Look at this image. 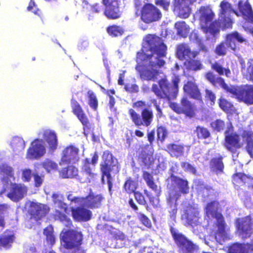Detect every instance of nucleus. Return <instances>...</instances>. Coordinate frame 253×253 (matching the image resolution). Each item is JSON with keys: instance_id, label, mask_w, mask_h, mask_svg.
I'll use <instances>...</instances> for the list:
<instances>
[{"instance_id": "4468645a", "label": "nucleus", "mask_w": 253, "mask_h": 253, "mask_svg": "<svg viewBox=\"0 0 253 253\" xmlns=\"http://www.w3.org/2000/svg\"><path fill=\"white\" fill-rule=\"evenodd\" d=\"M49 210V208L46 205L31 202L27 213L30 216L29 219L38 222L48 214Z\"/></svg>"}, {"instance_id": "c756f323", "label": "nucleus", "mask_w": 253, "mask_h": 253, "mask_svg": "<svg viewBox=\"0 0 253 253\" xmlns=\"http://www.w3.org/2000/svg\"><path fill=\"white\" fill-rule=\"evenodd\" d=\"M72 214L74 219L77 221H88L92 216L91 211L80 207L72 209Z\"/></svg>"}, {"instance_id": "ddd939ff", "label": "nucleus", "mask_w": 253, "mask_h": 253, "mask_svg": "<svg viewBox=\"0 0 253 253\" xmlns=\"http://www.w3.org/2000/svg\"><path fill=\"white\" fill-rule=\"evenodd\" d=\"M235 224L239 235L242 238H249L253 233V220L251 215L236 218Z\"/></svg>"}, {"instance_id": "4c0bfd02", "label": "nucleus", "mask_w": 253, "mask_h": 253, "mask_svg": "<svg viewBox=\"0 0 253 253\" xmlns=\"http://www.w3.org/2000/svg\"><path fill=\"white\" fill-rule=\"evenodd\" d=\"M222 160L223 157L221 156L218 157L212 158L210 162L211 170L214 171L216 173L222 172L224 168Z\"/></svg>"}, {"instance_id": "f704fd0d", "label": "nucleus", "mask_w": 253, "mask_h": 253, "mask_svg": "<svg viewBox=\"0 0 253 253\" xmlns=\"http://www.w3.org/2000/svg\"><path fill=\"white\" fill-rule=\"evenodd\" d=\"M211 69L215 71L221 77L224 75L227 78H230L231 75V72L229 67H224L219 62L215 61L211 64ZM216 77V76L215 75Z\"/></svg>"}, {"instance_id": "6e6552de", "label": "nucleus", "mask_w": 253, "mask_h": 253, "mask_svg": "<svg viewBox=\"0 0 253 253\" xmlns=\"http://www.w3.org/2000/svg\"><path fill=\"white\" fill-rule=\"evenodd\" d=\"M100 169L101 173V179L103 180L104 176H106L108 189L109 191L111 192L113 185L111 173L114 169L117 172H119V168L117 159L114 157L112 153L109 150H106L103 153Z\"/></svg>"}, {"instance_id": "3c124183", "label": "nucleus", "mask_w": 253, "mask_h": 253, "mask_svg": "<svg viewBox=\"0 0 253 253\" xmlns=\"http://www.w3.org/2000/svg\"><path fill=\"white\" fill-rule=\"evenodd\" d=\"M211 126L214 131L220 132L222 131L225 127V123L221 119H216L211 123Z\"/></svg>"}, {"instance_id": "1a4fd4ad", "label": "nucleus", "mask_w": 253, "mask_h": 253, "mask_svg": "<svg viewBox=\"0 0 253 253\" xmlns=\"http://www.w3.org/2000/svg\"><path fill=\"white\" fill-rule=\"evenodd\" d=\"M170 233L178 248L179 253H198L199 247L184 235L178 233L173 227L170 228Z\"/></svg>"}, {"instance_id": "a18cd8bd", "label": "nucleus", "mask_w": 253, "mask_h": 253, "mask_svg": "<svg viewBox=\"0 0 253 253\" xmlns=\"http://www.w3.org/2000/svg\"><path fill=\"white\" fill-rule=\"evenodd\" d=\"M199 212L198 211H194L192 213H186L185 215L186 223L191 226H195L198 225L199 223Z\"/></svg>"}, {"instance_id": "052dcab7", "label": "nucleus", "mask_w": 253, "mask_h": 253, "mask_svg": "<svg viewBox=\"0 0 253 253\" xmlns=\"http://www.w3.org/2000/svg\"><path fill=\"white\" fill-rule=\"evenodd\" d=\"M111 234L115 240L124 241L126 239V235L120 230H117L114 231H111Z\"/></svg>"}, {"instance_id": "7ed1b4c3", "label": "nucleus", "mask_w": 253, "mask_h": 253, "mask_svg": "<svg viewBox=\"0 0 253 253\" xmlns=\"http://www.w3.org/2000/svg\"><path fill=\"white\" fill-rule=\"evenodd\" d=\"M205 79L215 87H220L226 92L234 95L240 102H243L249 105L253 104V84H246L236 86H229L224 79L220 77H215L211 71H208L205 74Z\"/></svg>"}, {"instance_id": "423d86ee", "label": "nucleus", "mask_w": 253, "mask_h": 253, "mask_svg": "<svg viewBox=\"0 0 253 253\" xmlns=\"http://www.w3.org/2000/svg\"><path fill=\"white\" fill-rule=\"evenodd\" d=\"M146 106L145 101L138 100L133 102L132 106L136 109H142L140 114L133 108H130L128 110V113L132 122L137 127H148L153 121L154 116L153 110L146 108Z\"/></svg>"}, {"instance_id": "680f3d73", "label": "nucleus", "mask_w": 253, "mask_h": 253, "mask_svg": "<svg viewBox=\"0 0 253 253\" xmlns=\"http://www.w3.org/2000/svg\"><path fill=\"white\" fill-rule=\"evenodd\" d=\"M33 177L34 179V184L36 187H40L43 181L44 175H40L37 173H34L33 174Z\"/></svg>"}, {"instance_id": "c85d7f7f", "label": "nucleus", "mask_w": 253, "mask_h": 253, "mask_svg": "<svg viewBox=\"0 0 253 253\" xmlns=\"http://www.w3.org/2000/svg\"><path fill=\"white\" fill-rule=\"evenodd\" d=\"M43 140L47 142L49 151L54 152L58 146L57 136L54 131L45 129L42 132Z\"/></svg>"}, {"instance_id": "0e129e2a", "label": "nucleus", "mask_w": 253, "mask_h": 253, "mask_svg": "<svg viewBox=\"0 0 253 253\" xmlns=\"http://www.w3.org/2000/svg\"><path fill=\"white\" fill-rule=\"evenodd\" d=\"M145 195L148 198L150 204L154 207H157L158 204V199L152 196L150 193L147 190H144Z\"/></svg>"}, {"instance_id": "37998d69", "label": "nucleus", "mask_w": 253, "mask_h": 253, "mask_svg": "<svg viewBox=\"0 0 253 253\" xmlns=\"http://www.w3.org/2000/svg\"><path fill=\"white\" fill-rule=\"evenodd\" d=\"M138 183L130 177H127L124 184V189L128 194H131L136 192Z\"/></svg>"}, {"instance_id": "5fc2aeb1", "label": "nucleus", "mask_w": 253, "mask_h": 253, "mask_svg": "<svg viewBox=\"0 0 253 253\" xmlns=\"http://www.w3.org/2000/svg\"><path fill=\"white\" fill-rule=\"evenodd\" d=\"M205 97L206 101H207L208 102H209L211 106L214 105L215 104L216 98L215 93L211 90L208 88L205 89Z\"/></svg>"}, {"instance_id": "bf43d9fd", "label": "nucleus", "mask_w": 253, "mask_h": 253, "mask_svg": "<svg viewBox=\"0 0 253 253\" xmlns=\"http://www.w3.org/2000/svg\"><path fill=\"white\" fill-rule=\"evenodd\" d=\"M138 218H139V220L141 221V223L143 225H144L145 226H146L148 228L151 227L152 224H151V220L144 214L141 213H139Z\"/></svg>"}, {"instance_id": "aec40b11", "label": "nucleus", "mask_w": 253, "mask_h": 253, "mask_svg": "<svg viewBox=\"0 0 253 253\" xmlns=\"http://www.w3.org/2000/svg\"><path fill=\"white\" fill-rule=\"evenodd\" d=\"M27 191V187L23 184L11 183L10 192L7 194L6 196L11 201L18 202L24 198Z\"/></svg>"}, {"instance_id": "13d9d810", "label": "nucleus", "mask_w": 253, "mask_h": 253, "mask_svg": "<svg viewBox=\"0 0 253 253\" xmlns=\"http://www.w3.org/2000/svg\"><path fill=\"white\" fill-rule=\"evenodd\" d=\"M251 178L250 176L242 172H236L232 175L233 180L235 182H238V180H240L242 182L245 183L246 180Z\"/></svg>"}, {"instance_id": "a878e982", "label": "nucleus", "mask_w": 253, "mask_h": 253, "mask_svg": "<svg viewBox=\"0 0 253 253\" xmlns=\"http://www.w3.org/2000/svg\"><path fill=\"white\" fill-rule=\"evenodd\" d=\"M183 90L190 98L202 100L201 93L195 81H188L183 85Z\"/></svg>"}, {"instance_id": "4d7b16f0", "label": "nucleus", "mask_w": 253, "mask_h": 253, "mask_svg": "<svg viewBox=\"0 0 253 253\" xmlns=\"http://www.w3.org/2000/svg\"><path fill=\"white\" fill-rule=\"evenodd\" d=\"M246 78L253 82V59H249L247 62Z\"/></svg>"}, {"instance_id": "20e7f679", "label": "nucleus", "mask_w": 253, "mask_h": 253, "mask_svg": "<svg viewBox=\"0 0 253 253\" xmlns=\"http://www.w3.org/2000/svg\"><path fill=\"white\" fill-rule=\"evenodd\" d=\"M179 82L180 78L178 75H174L171 79L172 84L165 76L158 81V84H152L151 90L158 99L169 101L176 98L178 92Z\"/></svg>"}, {"instance_id": "cd10ccee", "label": "nucleus", "mask_w": 253, "mask_h": 253, "mask_svg": "<svg viewBox=\"0 0 253 253\" xmlns=\"http://www.w3.org/2000/svg\"><path fill=\"white\" fill-rule=\"evenodd\" d=\"M85 199L84 207L93 209L100 207L101 202L104 198L101 194H94L90 190V192L88 195L85 197Z\"/></svg>"}, {"instance_id": "338daca9", "label": "nucleus", "mask_w": 253, "mask_h": 253, "mask_svg": "<svg viewBox=\"0 0 253 253\" xmlns=\"http://www.w3.org/2000/svg\"><path fill=\"white\" fill-rule=\"evenodd\" d=\"M181 167L187 171L191 172L194 174L196 173V168L188 162H182L181 163Z\"/></svg>"}, {"instance_id": "09e8293b", "label": "nucleus", "mask_w": 253, "mask_h": 253, "mask_svg": "<svg viewBox=\"0 0 253 253\" xmlns=\"http://www.w3.org/2000/svg\"><path fill=\"white\" fill-rule=\"evenodd\" d=\"M140 158L145 166L151 164L153 160L152 153H149L145 150L141 151L140 154Z\"/></svg>"}, {"instance_id": "79ce46f5", "label": "nucleus", "mask_w": 253, "mask_h": 253, "mask_svg": "<svg viewBox=\"0 0 253 253\" xmlns=\"http://www.w3.org/2000/svg\"><path fill=\"white\" fill-rule=\"evenodd\" d=\"M142 177L150 188L154 191L156 193L160 192L158 186L155 183L153 177L150 173L146 171H144L143 172Z\"/></svg>"}, {"instance_id": "f03ea898", "label": "nucleus", "mask_w": 253, "mask_h": 253, "mask_svg": "<svg viewBox=\"0 0 253 253\" xmlns=\"http://www.w3.org/2000/svg\"><path fill=\"white\" fill-rule=\"evenodd\" d=\"M198 12L200 27L205 34L210 33L215 37L221 27L222 30L232 27L233 21L230 15H218V19L213 21L215 14L209 6H201Z\"/></svg>"}, {"instance_id": "393cba45", "label": "nucleus", "mask_w": 253, "mask_h": 253, "mask_svg": "<svg viewBox=\"0 0 253 253\" xmlns=\"http://www.w3.org/2000/svg\"><path fill=\"white\" fill-rule=\"evenodd\" d=\"M42 140L36 139L27 151V156L29 159H38L42 156L45 153V149L42 144Z\"/></svg>"}, {"instance_id": "f3484780", "label": "nucleus", "mask_w": 253, "mask_h": 253, "mask_svg": "<svg viewBox=\"0 0 253 253\" xmlns=\"http://www.w3.org/2000/svg\"><path fill=\"white\" fill-rule=\"evenodd\" d=\"M95 167H91L90 161L88 158H85L83 162L81 168L82 175L78 177V179L81 183H90L93 180L96 173L94 172Z\"/></svg>"}, {"instance_id": "473e14b6", "label": "nucleus", "mask_w": 253, "mask_h": 253, "mask_svg": "<svg viewBox=\"0 0 253 253\" xmlns=\"http://www.w3.org/2000/svg\"><path fill=\"white\" fill-rule=\"evenodd\" d=\"M15 236L13 234L4 232L0 235V248H3L5 249H9L11 248L12 245L15 240Z\"/></svg>"}, {"instance_id": "864d4df0", "label": "nucleus", "mask_w": 253, "mask_h": 253, "mask_svg": "<svg viewBox=\"0 0 253 253\" xmlns=\"http://www.w3.org/2000/svg\"><path fill=\"white\" fill-rule=\"evenodd\" d=\"M196 131L198 137L200 139H207L211 135L209 130L203 126H197Z\"/></svg>"}, {"instance_id": "58836bf2", "label": "nucleus", "mask_w": 253, "mask_h": 253, "mask_svg": "<svg viewBox=\"0 0 253 253\" xmlns=\"http://www.w3.org/2000/svg\"><path fill=\"white\" fill-rule=\"evenodd\" d=\"M174 27L176 30L177 35L181 37L186 38L189 33L190 27L185 21H180L176 22Z\"/></svg>"}, {"instance_id": "f8f14e48", "label": "nucleus", "mask_w": 253, "mask_h": 253, "mask_svg": "<svg viewBox=\"0 0 253 253\" xmlns=\"http://www.w3.org/2000/svg\"><path fill=\"white\" fill-rule=\"evenodd\" d=\"M219 202L213 200L208 202L205 207V212L208 216H211L217 220L216 226L220 233H223L225 230V221L222 214L218 211Z\"/></svg>"}, {"instance_id": "c9c22d12", "label": "nucleus", "mask_w": 253, "mask_h": 253, "mask_svg": "<svg viewBox=\"0 0 253 253\" xmlns=\"http://www.w3.org/2000/svg\"><path fill=\"white\" fill-rule=\"evenodd\" d=\"M219 7L218 15H230V13L232 12L237 16H239L238 12L232 8V4L226 0L221 1L219 4Z\"/></svg>"}, {"instance_id": "9d476101", "label": "nucleus", "mask_w": 253, "mask_h": 253, "mask_svg": "<svg viewBox=\"0 0 253 253\" xmlns=\"http://www.w3.org/2000/svg\"><path fill=\"white\" fill-rule=\"evenodd\" d=\"M60 240L63 247L67 250L81 246L83 241V235L81 232L74 229H67L61 233Z\"/></svg>"}, {"instance_id": "8fccbe9b", "label": "nucleus", "mask_w": 253, "mask_h": 253, "mask_svg": "<svg viewBox=\"0 0 253 253\" xmlns=\"http://www.w3.org/2000/svg\"><path fill=\"white\" fill-rule=\"evenodd\" d=\"M56 216L60 221L64 223L66 227L70 228L73 226L72 220L65 213L57 211Z\"/></svg>"}, {"instance_id": "2f4dec72", "label": "nucleus", "mask_w": 253, "mask_h": 253, "mask_svg": "<svg viewBox=\"0 0 253 253\" xmlns=\"http://www.w3.org/2000/svg\"><path fill=\"white\" fill-rule=\"evenodd\" d=\"M170 178L171 181L179 188V191L178 192V193L183 194L189 193V187L188 186V182L187 180L175 176L172 173L170 174Z\"/></svg>"}, {"instance_id": "de8ad7c7", "label": "nucleus", "mask_w": 253, "mask_h": 253, "mask_svg": "<svg viewBox=\"0 0 253 253\" xmlns=\"http://www.w3.org/2000/svg\"><path fill=\"white\" fill-rule=\"evenodd\" d=\"M43 234L46 236L47 243L50 245L54 244L55 239L53 234V229L51 226H48L44 229Z\"/></svg>"}, {"instance_id": "b1692460", "label": "nucleus", "mask_w": 253, "mask_h": 253, "mask_svg": "<svg viewBox=\"0 0 253 253\" xmlns=\"http://www.w3.org/2000/svg\"><path fill=\"white\" fill-rule=\"evenodd\" d=\"M180 196V194L177 192H170L166 198L167 209L171 217L176 216L177 212V201Z\"/></svg>"}, {"instance_id": "603ef678", "label": "nucleus", "mask_w": 253, "mask_h": 253, "mask_svg": "<svg viewBox=\"0 0 253 253\" xmlns=\"http://www.w3.org/2000/svg\"><path fill=\"white\" fill-rule=\"evenodd\" d=\"M42 166L48 172H50L51 170H56L57 168V164L48 159L45 160L42 163Z\"/></svg>"}, {"instance_id": "a19ab883", "label": "nucleus", "mask_w": 253, "mask_h": 253, "mask_svg": "<svg viewBox=\"0 0 253 253\" xmlns=\"http://www.w3.org/2000/svg\"><path fill=\"white\" fill-rule=\"evenodd\" d=\"M10 145L13 151L15 153H19L22 151L25 147V144L23 139L17 136L13 138L10 142Z\"/></svg>"}, {"instance_id": "0eeeda50", "label": "nucleus", "mask_w": 253, "mask_h": 253, "mask_svg": "<svg viewBox=\"0 0 253 253\" xmlns=\"http://www.w3.org/2000/svg\"><path fill=\"white\" fill-rule=\"evenodd\" d=\"M248 42V41L246 38L238 31H235L226 35L224 41L216 45L214 52L218 56L223 57L226 55L229 49L235 52L239 50L238 43Z\"/></svg>"}, {"instance_id": "4be33fe9", "label": "nucleus", "mask_w": 253, "mask_h": 253, "mask_svg": "<svg viewBox=\"0 0 253 253\" xmlns=\"http://www.w3.org/2000/svg\"><path fill=\"white\" fill-rule=\"evenodd\" d=\"M237 7L239 16H242L246 22L253 25V9L249 1L239 0Z\"/></svg>"}, {"instance_id": "6e6d98bb", "label": "nucleus", "mask_w": 253, "mask_h": 253, "mask_svg": "<svg viewBox=\"0 0 253 253\" xmlns=\"http://www.w3.org/2000/svg\"><path fill=\"white\" fill-rule=\"evenodd\" d=\"M157 139L163 142L165 140L168 135V131L166 127L160 126L157 128Z\"/></svg>"}, {"instance_id": "9b49d317", "label": "nucleus", "mask_w": 253, "mask_h": 253, "mask_svg": "<svg viewBox=\"0 0 253 253\" xmlns=\"http://www.w3.org/2000/svg\"><path fill=\"white\" fill-rule=\"evenodd\" d=\"M233 131L234 127L230 123L224 132V146L228 151L235 154L237 149L242 147L243 144L241 142L240 135L236 132H233Z\"/></svg>"}, {"instance_id": "69168bd1", "label": "nucleus", "mask_w": 253, "mask_h": 253, "mask_svg": "<svg viewBox=\"0 0 253 253\" xmlns=\"http://www.w3.org/2000/svg\"><path fill=\"white\" fill-rule=\"evenodd\" d=\"M32 176V170L30 169H25L22 171V179L24 182L30 181Z\"/></svg>"}, {"instance_id": "7c9ffc66", "label": "nucleus", "mask_w": 253, "mask_h": 253, "mask_svg": "<svg viewBox=\"0 0 253 253\" xmlns=\"http://www.w3.org/2000/svg\"><path fill=\"white\" fill-rule=\"evenodd\" d=\"M166 151L171 157L178 158L184 155V145L177 143H169L167 145Z\"/></svg>"}, {"instance_id": "72a5a7b5", "label": "nucleus", "mask_w": 253, "mask_h": 253, "mask_svg": "<svg viewBox=\"0 0 253 253\" xmlns=\"http://www.w3.org/2000/svg\"><path fill=\"white\" fill-rule=\"evenodd\" d=\"M59 175L62 178H73L80 176L78 175V169L74 166L70 165L63 168L59 171Z\"/></svg>"}, {"instance_id": "39448f33", "label": "nucleus", "mask_w": 253, "mask_h": 253, "mask_svg": "<svg viewBox=\"0 0 253 253\" xmlns=\"http://www.w3.org/2000/svg\"><path fill=\"white\" fill-rule=\"evenodd\" d=\"M134 8L135 16L146 24L158 22L162 17L160 9L150 2L142 4L140 0H134Z\"/></svg>"}, {"instance_id": "2eb2a0df", "label": "nucleus", "mask_w": 253, "mask_h": 253, "mask_svg": "<svg viewBox=\"0 0 253 253\" xmlns=\"http://www.w3.org/2000/svg\"><path fill=\"white\" fill-rule=\"evenodd\" d=\"M121 0H101L105 7L103 14L108 19L116 20L121 17Z\"/></svg>"}, {"instance_id": "a211bd4d", "label": "nucleus", "mask_w": 253, "mask_h": 253, "mask_svg": "<svg viewBox=\"0 0 253 253\" xmlns=\"http://www.w3.org/2000/svg\"><path fill=\"white\" fill-rule=\"evenodd\" d=\"M71 105L73 113L83 125L84 130L85 131L90 129V124L89 119L81 105L75 99L71 100Z\"/></svg>"}, {"instance_id": "f257e3e1", "label": "nucleus", "mask_w": 253, "mask_h": 253, "mask_svg": "<svg viewBox=\"0 0 253 253\" xmlns=\"http://www.w3.org/2000/svg\"><path fill=\"white\" fill-rule=\"evenodd\" d=\"M145 42L148 49L144 47L137 52L135 69L141 79L154 81L160 74L158 69L166 63L162 58L166 56L167 47L163 39L155 34L147 35Z\"/></svg>"}, {"instance_id": "e2e57ef3", "label": "nucleus", "mask_w": 253, "mask_h": 253, "mask_svg": "<svg viewBox=\"0 0 253 253\" xmlns=\"http://www.w3.org/2000/svg\"><path fill=\"white\" fill-rule=\"evenodd\" d=\"M134 198L137 202L142 205L146 204V201L144 195L140 192H135L134 193Z\"/></svg>"}, {"instance_id": "e433bc0d", "label": "nucleus", "mask_w": 253, "mask_h": 253, "mask_svg": "<svg viewBox=\"0 0 253 253\" xmlns=\"http://www.w3.org/2000/svg\"><path fill=\"white\" fill-rule=\"evenodd\" d=\"M106 32L111 37L116 38L123 36L125 33V30L122 26L112 24L106 28Z\"/></svg>"}, {"instance_id": "5701e85b", "label": "nucleus", "mask_w": 253, "mask_h": 253, "mask_svg": "<svg viewBox=\"0 0 253 253\" xmlns=\"http://www.w3.org/2000/svg\"><path fill=\"white\" fill-rule=\"evenodd\" d=\"M199 54V51H192L187 43L178 44L176 47V55L180 60L195 58Z\"/></svg>"}, {"instance_id": "ea45409f", "label": "nucleus", "mask_w": 253, "mask_h": 253, "mask_svg": "<svg viewBox=\"0 0 253 253\" xmlns=\"http://www.w3.org/2000/svg\"><path fill=\"white\" fill-rule=\"evenodd\" d=\"M184 65L188 71H197L201 70L203 68L201 61L199 60L194 59V58L187 59Z\"/></svg>"}, {"instance_id": "412c9836", "label": "nucleus", "mask_w": 253, "mask_h": 253, "mask_svg": "<svg viewBox=\"0 0 253 253\" xmlns=\"http://www.w3.org/2000/svg\"><path fill=\"white\" fill-rule=\"evenodd\" d=\"M173 11L182 19L188 18L191 11L189 0H173Z\"/></svg>"}, {"instance_id": "c03bdc74", "label": "nucleus", "mask_w": 253, "mask_h": 253, "mask_svg": "<svg viewBox=\"0 0 253 253\" xmlns=\"http://www.w3.org/2000/svg\"><path fill=\"white\" fill-rule=\"evenodd\" d=\"M88 104L89 107L95 111H96L98 107V101L95 93L91 90H88L87 92Z\"/></svg>"}, {"instance_id": "6ab92c4d", "label": "nucleus", "mask_w": 253, "mask_h": 253, "mask_svg": "<svg viewBox=\"0 0 253 253\" xmlns=\"http://www.w3.org/2000/svg\"><path fill=\"white\" fill-rule=\"evenodd\" d=\"M79 148L73 145L66 147L62 152L60 164H69L76 162L79 159Z\"/></svg>"}, {"instance_id": "774afa93", "label": "nucleus", "mask_w": 253, "mask_h": 253, "mask_svg": "<svg viewBox=\"0 0 253 253\" xmlns=\"http://www.w3.org/2000/svg\"><path fill=\"white\" fill-rule=\"evenodd\" d=\"M242 136L246 139L247 142L253 141V133L251 131L244 130Z\"/></svg>"}, {"instance_id": "bb28decb", "label": "nucleus", "mask_w": 253, "mask_h": 253, "mask_svg": "<svg viewBox=\"0 0 253 253\" xmlns=\"http://www.w3.org/2000/svg\"><path fill=\"white\" fill-rule=\"evenodd\" d=\"M227 253H249L253 251V245L251 243L235 242L227 247Z\"/></svg>"}, {"instance_id": "49530a36", "label": "nucleus", "mask_w": 253, "mask_h": 253, "mask_svg": "<svg viewBox=\"0 0 253 253\" xmlns=\"http://www.w3.org/2000/svg\"><path fill=\"white\" fill-rule=\"evenodd\" d=\"M218 103L219 107L225 112L230 113L234 110L233 104L225 98H220Z\"/></svg>"}, {"instance_id": "dca6fc26", "label": "nucleus", "mask_w": 253, "mask_h": 253, "mask_svg": "<svg viewBox=\"0 0 253 253\" xmlns=\"http://www.w3.org/2000/svg\"><path fill=\"white\" fill-rule=\"evenodd\" d=\"M170 107L178 114H183L190 118L195 116V106L186 97H183L181 99L180 104L172 103Z\"/></svg>"}]
</instances>
